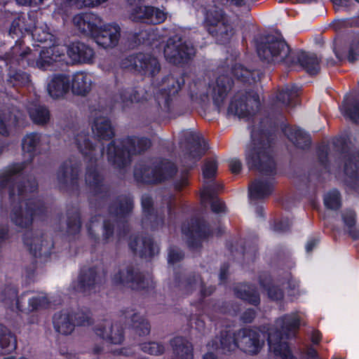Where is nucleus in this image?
Instances as JSON below:
<instances>
[{
	"mask_svg": "<svg viewBox=\"0 0 359 359\" xmlns=\"http://www.w3.org/2000/svg\"><path fill=\"white\" fill-rule=\"evenodd\" d=\"M65 52L73 62H91L93 57V50L84 43L79 42L72 43L68 47L60 44H53L49 47H43L39 55V58L36 62L32 59V53L29 48L20 54L21 57L20 62L22 66L25 65V62L27 65L36 66L43 70L52 69L53 67H57V63L63 61Z\"/></svg>",
	"mask_w": 359,
	"mask_h": 359,
	"instance_id": "nucleus-1",
	"label": "nucleus"
},
{
	"mask_svg": "<svg viewBox=\"0 0 359 359\" xmlns=\"http://www.w3.org/2000/svg\"><path fill=\"white\" fill-rule=\"evenodd\" d=\"M73 25L85 35L90 36L104 48L115 46L119 40L120 27L116 24L102 26V19L93 13H82L74 16Z\"/></svg>",
	"mask_w": 359,
	"mask_h": 359,
	"instance_id": "nucleus-2",
	"label": "nucleus"
},
{
	"mask_svg": "<svg viewBox=\"0 0 359 359\" xmlns=\"http://www.w3.org/2000/svg\"><path fill=\"white\" fill-rule=\"evenodd\" d=\"M270 135L265 130L253 129L251 142L245 150L246 163L250 169H257L271 175L275 168L274 161L269 154Z\"/></svg>",
	"mask_w": 359,
	"mask_h": 359,
	"instance_id": "nucleus-3",
	"label": "nucleus"
},
{
	"mask_svg": "<svg viewBox=\"0 0 359 359\" xmlns=\"http://www.w3.org/2000/svg\"><path fill=\"white\" fill-rule=\"evenodd\" d=\"M265 335L260 333L257 330L244 329L238 332L236 335L232 336L229 332L222 335L219 339L220 346L217 342L208 344V349H221L223 353L229 352L239 348L243 351L249 354H256L264 345Z\"/></svg>",
	"mask_w": 359,
	"mask_h": 359,
	"instance_id": "nucleus-4",
	"label": "nucleus"
},
{
	"mask_svg": "<svg viewBox=\"0 0 359 359\" xmlns=\"http://www.w3.org/2000/svg\"><path fill=\"white\" fill-rule=\"evenodd\" d=\"M277 325L280 327V332H270L268 334L269 349L276 356L282 359H295L291 354L286 343L281 341L283 335L286 338L294 336L300 325V318L298 313H292L284 316L277 321Z\"/></svg>",
	"mask_w": 359,
	"mask_h": 359,
	"instance_id": "nucleus-5",
	"label": "nucleus"
},
{
	"mask_svg": "<svg viewBox=\"0 0 359 359\" xmlns=\"http://www.w3.org/2000/svg\"><path fill=\"white\" fill-rule=\"evenodd\" d=\"M151 142L147 138H127L123 142H114L107 149V158L109 161L123 166L130 161L131 155L140 153L149 148Z\"/></svg>",
	"mask_w": 359,
	"mask_h": 359,
	"instance_id": "nucleus-6",
	"label": "nucleus"
},
{
	"mask_svg": "<svg viewBox=\"0 0 359 359\" xmlns=\"http://www.w3.org/2000/svg\"><path fill=\"white\" fill-rule=\"evenodd\" d=\"M130 5L128 18L135 22H142L150 24L163 22L165 18V13L152 6H143L144 0H128Z\"/></svg>",
	"mask_w": 359,
	"mask_h": 359,
	"instance_id": "nucleus-7",
	"label": "nucleus"
},
{
	"mask_svg": "<svg viewBox=\"0 0 359 359\" xmlns=\"http://www.w3.org/2000/svg\"><path fill=\"white\" fill-rule=\"evenodd\" d=\"M9 33L15 35L19 33H28L34 40L41 43L48 41L51 43L54 40V36L49 32L46 24L37 22L36 25L32 27L27 25L25 15H20L13 21Z\"/></svg>",
	"mask_w": 359,
	"mask_h": 359,
	"instance_id": "nucleus-8",
	"label": "nucleus"
},
{
	"mask_svg": "<svg viewBox=\"0 0 359 359\" xmlns=\"http://www.w3.org/2000/svg\"><path fill=\"white\" fill-rule=\"evenodd\" d=\"M289 47L280 36H269L266 41L257 47L259 57L268 62H281L288 55Z\"/></svg>",
	"mask_w": 359,
	"mask_h": 359,
	"instance_id": "nucleus-9",
	"label": "nucleus"
},
{
	"mask_svg": "<svg viewBox=\"0 0 359 359\" xmlns=\"http://www.w3.org/2000/svg\"><path fill=\"white\" fill-rule=\"evenodd\" d=\"M195 55L192 45L182 43L181 39L175 36L170 39L164 48L165 60L172 64L180 65L190 59Z\"/></svg>",
	"mask_w": 359,
	"mask_h": 359,
	"instance_id": "nucleus-10",
	"label": "nucleus"
},
{
	"mask_svg": "<svg viewBox=\"0 0 359 359\" xmlns=\"http://www.w3.org/2000/svg\"><path fill=\"white\" fill-rule=\"evenodd\" d=\"M205 25L208 32L212 36H221L218 39L220 43H224L228 39V25L224 20L223 11L216 6H210L206 11L205 17Z\"/></svg>",
	"mask_w": 359,
	"mask_h": 359,
	"instance_id": "nucleus-11",
	"label": "nucleus"
},
{
	"mask_svg": "<svg viewBox=\"0 0 359 359\" xmlns=\"http://www.w3.org/2000/svg\"><path fill=\"white\" fill-rule=\"evenodd\" d=\"M122 67L126 69H134L150 76H154L160 70V65L157 60L150 55L143 53L126 58L122 62Z\"/></svg>",
	"mask_w": 359,
	"mask_h": 359,
	"instance_id": "nucleus-12",
	"label": "nucleus"
},
{
	"mask_svg": "<svg viewBox=\"0 0 359 359\" xmlns=\"http://www.w3.org/2000/svg\"><path fill=\"white\" fill-rule=\"evenodd\" d=\"M259 106V98L255 93H248L239 100L237 99L236 95L231 102L228 112L240 118H244L253 113Z\"/></svg>",
	"mask_w": 359,
	"mask_h": 359,
	"instance_id": "nucleus-13",
	"label": "nucleus"
},
{
	"mask_svg": "<svg viewBox=\"0 0 359 359\" xmlns=\"http://www.w3.org/2000/svg\"><path fill=\"white\" fill-rule=\"evenodd\" d=\"M232 81L228 76H219L216 82L210 86V93L215 104L219 109L223 106L228 91L231 88Z\"/></svg>",
	"mask_w": 359,
	"mask_h": 359,
	"instance_id": "nucleus-14",
	"label": "nucleus"
},
{
	"mask_svg": "<svg viewBox=\"0 0 359 359\" xmlns=\"http://www.w3.org/2000/svg\"><path fill=\"white\" fill-rule=\"evenodd\" d=\"M91 86L92 78L90 74L80 72L73 75L72 89L74 93L84 95L90 90Z\"/></svg>",
	"mask_w": 359,
	"mask_h": 359,
	"instance_id": "nucleus-15",
	"label": "nucleus"
},
{
	"mask_svg": "<svg viewBox=\"0 0 359 359\" xmlns=\"http://www.w3.org/2000/svg\"><path fill=\"white\" fill-rule=\"evenodd\" d=\"M48 92L50 97L57 98L69 89V79L62 74L53 76L48 83Z\"/></svg>",
	"mask_w": 359,
	"mask_h": 359,
	"instance_id": "nucleus-16",
	"label": "nucleus"
},
{
	"mask_svg": "<svg viewBox=\"0 0 359 359\" xmlns=\"http://www.w3.org/2000/svg\"><path fill=\"white\" fill-rule=\"evenodd\" d=\"M176 172V168L173 164L170 163H163L162 166L156 170L154 173V176L150 178L144 177V175L140 176L137 172L135 171V177L146 183H156L161 182L165 180L168 177H170Z\"/></svg>",
	"mask_w": 359,
	"mask_h": 359,
	"instance_id": "nucleus-17",
	"label": "nucleus"
},
{
	"mask_svg": "<svg viewBox=\"0 0 359 359\" xmlns=\"http://www.w3.org/2000/svg\"><path fill=\"white\" fill-rule=\"evenodd\" d=\"M97 116V113L95 114ZM92 130L95 135L102 140H109L114 135L113 129L108 119L102 116H96L93 123Z\"/></svg>",
	"mask_w": 359,
	"mask_h": 359,
	"instance_id": "nucleus-18",
	"label": "nucleus"
},
{
	"mask_svg": "<svg viewBox=\"0 0 359 359\" xmlns=\"http://www.w3.org/2000/svg\"><path fill=\"white\" fill-rule=\"evenodd\" d=\"M340 111L344 116L359 123V99L346 97L340 106Z\"/></svg>",
	"mask_w": 359,
	"mask_h": 359,
	"instance_id": "nucleus-19",
	"label": "nucleus"
},
{
	"mask_svg": "<svg viewBox=\"0 0 359 359\" xmlns=\"http://www.w3.org/2000/svg\"><path fill=\"white\" fill-rule=\"evenodd\" d=\"M273 189V183L270 181H255L249 187L250 200L262 198L269 195Z\"/></svg>",
	"mask_w": 359,
	"mask_h": 359,
	"instance_id": "nucleus-20",
	"label": "nucleus"
},
{
	"mask_svg": "<svg viewBox=\"0 0 359 359\" xmlns=\"http://www.w3.org/2000/svg\"><path fill=\"white\" fill-rule=\"evenodd\" d=\"M232 75L237 79L250 83H255L261 79V73L258 70L252 72L244 69L241 65H236L232 70Z\"/></svg>",
	"mask_w": 359,
	"mask_h": 359,
	"instance_id": "nucleus-21",
	"label": "nucleus"
},
{
	"mask_svg": "<svg viewBox=\"0 0 359 359\" xmlns=\"http://www.w3.org/2000/svg\"><path fill=\"white\" fill-rule=\"evenodd\" d=\"M17 341L15 337L0 325V353H9L15 350Z\"/></svg>",
	"mask_w": 359,
	"mask_h": 359,
	"instance_id": "nucleus-22",
	"label": "nucleus"
},
{
	"mask_svg": "<svg viewBox=\"0 0 359 359\" xmlns=\"http://www.w3.org/2000/svg\"><path fill=\"white\" fill-rule=\"evenodd\" d=\"M70 317L69 314L61 313L56 314L53 318V324L56 331L62 334H70L73 330L74 325L70 321Z\"/></svg>",
	"mask_w": 359,
	"mask_h": 359,
	"instance_id": "nucleus-23",
	"label": "nucleus"
},
{
	"mask_svg": "<svg viewBox=\"0 0 359 359\" xmlns=\"http://www.w3.org/2000/svg\"><path fill=\"white\" fill-rule=\"evenodd\" d=\"M174 351L184 359H192L193 348L192 346L188 341H186L182 337H176L171 341Z\"/></svg>",
	"mask_w": 359,
	"mask_h": 359,
	"instance_id": "nucleus-24",
	"label": "nucleus"
},
{
	"mask_svg": "<svg viewBox=\"0 0 359 359\" xmlns=\"http://www.w3.org/2000/svg\"><path fill=\"white\" fill-rule=\"evenodd\" d=\"M288 138L297 147L304 148L310 144V137L304 130L299 128L285 130Z\"/></svg>",
	"mask_w": 359,
	"mask_h": 359,
	"instance_id": "nucleus-25",
	"label": "nucleus"
},
{
	"mask_svg": "<svg viewBox=\"0 0 359 359\" xmlns=\"http://www.w3.org/2000/svg\"><path fill=\"white\" fill-rule=\"evenodd\" d=\"M299 61L310 74H316L320 69L319 60L314 54L306 55L302 53L299 57Z\"/></svg>",
	"mask_w": 359,
	"mask_h": 359,
	"instance_id": "nucleus-26",
	"label": "nucleus"
},
{
	"mask_svg": "<svg viewBox=\"0 0 359 359\" xmlns=\"http://www.w3.org/2000/svg\"><path fill=\"white\" fill-rule=\"evenodd\" d=\"M138 242H140V240L137 239L130 243V247L133 250H137L136 245ZM141 243L143 245V248L141 250V254L142 257H151L156 253L158 252V247L154 243L151 238H146L144 241L141 240Z\"/></svg>",
	"mask_w": 359,
	"mask_h": 359,
	"instance_id": "nucleus-27",
	"label": "nucleus"
},
{
	"mask_svg": "<svg viewBox=\"0 0 359 359\" xmlns=\"http://www.w3.org/2000/svg\"><path fill=\"white\" fill-rule=\"evenodd\" d=\"M56 6L55 13L60 14L64 9L69 6L81 8L93 4L91 0H54Z\"/></svg>",
	"mask_w": 359,
	"mask_h": 359,
	"instance_id": "nucleus-28",
	"label": "nucleus"
},
{
	"mask_svg": "<svg viewBox=\"0 0 359 359\" xmlns=\"http://www.w3.org/2000/svg\"><path fill=\"white\" fill-rule=\"evenodd\" d=\"M36 208L27 206L25 212L21 211L20 212H15L13 219L17 225L22 227L27 226L31 223L32 217L36 214Z\"/></svg>",
	"mask_w": 359,
	"mask_h": 359,
	"instance_id": "nucleus-29",
	"label": "nucleus"
},
{
	"mask_svg": "<svg viewBox=\"0 0 359 359\" xmlns=\"http://www.w3.org/2000/svg\"><path fill=\"white\" fill-rule=\"evenodd\" d=\"M110 332L111 335L109 336L107 331L104 332L100 328L96 329V334L103 339L106 338L110 343L114 344H121L123 339L122 330L117 325H115L110 328Z\"/></svg>",
	"mask_w": 359,
	"mask_h": 359,
	"instance_id": "nucleus-30",
	"label": "nucleus"
},
{
	"mask_svg": "<svg viewBox=\"0 0 359 359\" xmlns=\"http://www.w3.org/2000/svg\"><path fill=\"white\" fill-rule=\"evenodd\" d=\"M29 112L32 120L36 123H45L49 119V112L43 107L34 105L29 108Z\"/></svg>",
	"mask_w": 359,
	"mask_h": 359,
	"instance_id": "nucleus-31",
	"label": "nucleus"
},
{
	"mask_svg": "<svg viewBox=\"0 0 359 359\" xmlns=\"http://www.w3.org/2000/svg\"><path fill=\"white\" fill-rule=\"evenodd\" d=\"M194 140H198L194 145L191 147V150L189 154V158L193 159L194 161H198L205 153L207 149L206 145L203 140V146L201 145V141L199 135H196L193 137Z\"/></svg>",
	"mask_w": 359,
	"mask_h": 359,
	"instance_id": "nucleus-32",
	"label": "nucleus"
},
{
	"mask_svg": "<svg viewBox=\"0 0 359 359\" xmlns=\"http://www.w3.org/2000/svg\"><path fill=\"white\" fill-rule=\"evenodd\" d=\"M344 170L348 175L359 177V154L351 157L346 161Z\"/></svg>",
	"mask_w": 359,
	"mask_h": 359,
	"instance_id": "nucleus-33",
	"label": "nucleus"
},
{
	"mask_svg": "<svg viewBox=\"0 0 359 359\" xmlns=\"http://www.w3.org/2000/svg\"><path fill=\"white\" fill-rule=\"evenodd\" d=\"M39 141V135L35 133L29 134L25 136L22 141V149L25 153L29 154L31 156L34 151Z\"/></svg>",
	"mask_w": 359,
	"mask_h": 359,
	"instance_id": "nucleus-34",
	"label": "nucleus"
},
{
	"mask_svg": "<svg viewBox=\"0 0 359 359\" xmlns=\"http://www.w3.org/2000/svg\"><path fill=\"white\" fill-rule=\"evenodd\" d=\"M297 91L294 87H286L278 93L277 100L284 105H288L297 97Z\"/></svg>",
	"mask_w": 359,
	"mask_h": 359,
	"instance_id": "nucleus-35",
	"label": "nucleus"
},
{
	"mask_svg": "<svg viewBox=\"0 0 359 359\" xmlns=\"http://www.w3.org/2000/svg\"><path fill=\"white\" fill-rule=\"evenodd\" d=\"M324 203L330 209H337L340 206L339 192L333 190L327 194L324 198Z\"/></svg>",
	"mask_w": 359,
	"mask_h": 359,
	"instance_id": "nucleus-36",
	"label": "nucleus"
},
{
	"mask_svg": "<svg viewBox=\"0 0 359 359\" xmlns=\"http://www.w3.org/2000/svg\"><path fill=\"white\" fill-rule=\"evenodd\" d=\"M34 244H30L29 250L30 252L36 257L41 256L43 254H46V250L50 245V244L48 243L47 241H45L46 244H44L43 241H41L39 243V238H34Z\"/></svg>",
	"mask_w": 359,
	"mask_h": 359,
	"instance_id": "nucleus-37",
	"label": "nucleus"
},
{
	"mask_svg": "<svg viewBox=\"0 0 359 359\" xmlns=\"http://www.w3.org/2000/svg\"><path fill=\"white\" fill-rule=\"evenodd\" d=\"M237 295L241 299L248 301L252 304L256 305L259 302V297L257 292L250 288L248 290L245 289L243 291H238Z\"/></svg>",
	"mask_w": 359,
	"mask_h": 359,
	"instance_id": "nucleus-38",
	"label": "nucleus"
},
{
	"mask_svg": "<svg viewBox=\"0 0 359 359\" xmlns=\"http://www.w3.org/2000/svg\"><path fill=\"white\" fill-rule=\"evenodd\" d=\"M217 164L215 160L207 161L203 168V175L205 179L213 178L217 172Z\"/></svg>",
	"mask_w": 359,
	"mask_h": 359,
	"instance_id": "nucleus-39",
	"label": "nucleus"
},
{
	"mask_svg": "<svg viewBox=\"0 0 359 359\" xmlns=\"http://www.w3.org/2000/svg\"><path fill=\"white\" fill-rule=\"evenodd\" d=\"M142 349L151 355H159L164 351L163 346L156 342L144 344L142 345Z\"/></svg>",
	"mask_w": 359,
	"mask_h": 359,
	"instance_id": "nucleus-40",
	"label": "nucleus"
},
{
	"mask_svg": "<svg viewBox=\"0 0 359 359\" xmlns=\"http://www.w3.org/2000/svg\"><path fill=\"white\" fill-rule=\"evenodd\" d=\"M11 82L14 85H25L29 83L28 74L22 72H18L10 75Z\"/></svg>",
	"mask_w": 359,
	"mask_h": 359,
	"instance_id": "nucleus-41",
	"label": "nucleus"
},
{
	"mask_svg": "<svg viewBox=\"0 0 359 359\" xmlns=\"http://www.w3.org/2000/svg\"><path fill=\"white\" fill-rule=\"evenodd\" d=\"M139 316L136 314L133 317V320L134 321V327L137 330H140V334H147L149 332V325L147 321L143 319L140 320Z\"/></svg>",
	"mask_w": 359,
	"mask_h": 359,
	"instance_id": "nucleus-42",
	"label": "nucleus"
},
{
	"mask_svg": "<svg viewBox=\"0 0 359 359\" xmlns=\"http://www.w3.org/2000/svg\"><path fill=\"white\" fill-rule=\"evenodd\" d=\"M47 305V298L43 294L39 295V297H34L29 300V306L32 310L46 307Z\"/></svg>",
	"mask_w": 359,
	"mask_h": 359,
	"instance_id": "nucleus-43",
	"label": "nucleus"
},
{
	"mask_svg": "<svg viewBox=\"0 0 359 359\" xmlns=\"http://www.w3.org/2000/svg\"><path fill=\"white\" fill-rule=\"evenodd\" d=\"M82 138L83 137L81 136L76 140L79 149L85 156L91 155L94 149L92 144L86 137H83V142L81 144V140Z\"/></svg>",
	"mask_w": 359,
	"mask_h": 359,
	"instance_id": "nucleus-44",
	"label": "nucleus"
},
{
	"mask_svg": "<svg viewBox=\"0 0 359 359\" xmlns=\"http://www.w3.org/2000/svg\"><path fill=\"white\" fill-rule=\"evenodd\" d=\"M347 58L351 62H353L359 58V41L351 44Z\"/></svg>",
	"mask_w": 359,
	"mask_h": 359,
	"instance_id": "nucleus-45",
	"label": "nucleus"
},
{
	"mask_svg": "<svg viewBox=\"0 0 359 359\" xmlns=\"http://www.w3.org/2000/svg\"><path fill=\"white\" fill-rule=\"evenodd\" d=\"M167 81H168V83L172 84V88H169L168 89H165V88H163L161 89V92L162 94H163V95L165 94V97H169L172 94H174V93L177 92L178 89L180 88V85L177 84V87H175L173 85L174 79L172 77L168 78Z\"/></svg>",
	"mask_w": 359,
	"mask_h": 359,
	"instance_id": "nucleus-46",
	"label": "nucleus"
},
{
	"mask_svg": "<svg viewBox=\"0 0 359 359\" xmlns=\"http://www.w3.org/2000/svg\"><path fill=\"white\" fill-rule=\"evenodd\" d=\"M344 223L348 227H351L355 224V213L352 210H348L343 215Z\"/></svg>",
	"mask_w": 359,
	"mask_h": 359,
	"instance_id": "nucleus-47",
	"label": "nucleus"
},
{
	"mask_svg": "<svg viewBox=\"0 0 359 359\" xmlns=\"http://www.w3.org/2000/svg\"><path fill=\"white\" fill-rule=\"evenodd\" d=\"M183 255L181 252L175 250H170L168 253V262L174 264L182 259Z\"/></svg>",
	"mask_w": 359,
	"mask_h": 359,
	"instance_id": "nucleus-48",
	"label": "nucleus"
},
{
	"mask_svg": "<svg viewBox=\"0 0 359 359\" xmlns=\"http://www.w3.org/2000/svg\"><path fill=\"white\" fill-rule=\"evenodd\" d=\"M268 294L269 298L273 300H278L283 297V292L276 287H270L268 290Z\"/></svg>",
	"mask_w": 359,
	"mask_h": 359,
	"instance_id": "nucleus-49",
	"label": "nucleus"
},
{
	"mask_svg": "<svg viewBox=\"0 0 359 359\" xmlns=\"http://www.w3.org/2000/svg\"><path fill=\"white\" fill-rule=\"evenodd\" d=\"M79 282L81 287L83 288V290H86V288H90L95 285V276H91L90 277L88 278V280L81 277Z\"/></svg>",
	"mask_w": 359,
	"mask_h": 359,
	"instance_id": "nucleus-50",
	"label": "nucleus"
},
{
	"mask_svg": "<svg viewBox=\"0 0 359 359\" xmlns=\"http://www.w3.org/2000/svg\"><path fill=\"white\" fill-rule=\"evenodd\" d=\"M229 168L232 172L238 173L241 169V163L238 159H231L229 161Z\"/></svg>",
	"mask_w": 359,
	"mask_h": 359,
	"instance_id": "nucleus-51",
	"label": "nucleus"
},
{
	"mask_svg": "<svg viewBox=\"0 0 359 359\" xmlns=\"http://www.w3.org/2000/svg\"><path fill=\"white\" fill-rule=\"evenodd\" d=\"M8 121L4 117V114L0 112V133L6 135L8 133Z\"/></svg>",
	"mask_w": 359,
	"mask_h": 359,
	"instance_id": "nucleus-52",
	"label": "nucleus"
},
{
	"mask_svg": "<svg viewBox=\"0 0 359 359\" xmlns=\"http://www.w3.org/2000/svg\"><path fill=\"white\" fill-rule=\"evenodd\" d=\"M211 208L215 212H221L224 211L225 206L222 201L217 199L212 203Z\"/></svg>",
	"mask_w": 359,
	"mask_h": 359,
	"instance_id": "nucleus-53",
	"label": "nucleus"
},
{
	"mask_svg": "<svg viewBox=\"0 0 359 359\" xmlns=\"http://www.w3.org/2000/svg\"><path fill=\"white\" fill-rule=\"evenodd\" d=\"M198 226L197 225L192 224L191 227L187 229L185 226L182 227V233L185 235H191V236H196L198 235Z\"/></svg>",
	"mask_w": 359,
	"mask_h": 359,
	"instance_id": "nucleus-54",
	"label": "nucleus"
},
{
	"mask_svg": "<svg viewBox=\"0 0 359 359\" xmlns=\"http://www.w3.org/2000/svg\"><path fill=\"white\" fill-rule=\"evenodd\" d=\"M212 189L209 187H204L201 191V197L203 201H207L212 198Z\"/></svg>",
	"mask_w": 359,
	"mask_h": 359,
	"instance_id": "nucleus-55",
	"label": "nucleus"
},
{
	"mask_svg": "<svg viewBox=\"0 0 359 359\" xmlns=\"http://www.w3.org/2000/svg\"><path fill=\"white\" fill-rule=\"evenodd\" d=\"M152 205V201L149 196H144L142 198V205L144 212H149Z\"/></svg>",
	"mask_w": 359,
	"mask_h": 359,
	"instance_id": "nucleus-56",
	"label": "nucleus"
},
{
	"mask_svg": "<svg viewBox=\"0 0 359 359\" xmlns=\"http://www.w3.org/2000/svg\"><path fill=\"white\" fill-rule=\"evenodd\" d=\"M121 102L126 104H128V102H138L140 100L136 97V95H130L128 97V93L126 92L123 95H121Z\"/></svg>",
	"mask_w": 359,
	"mask_h": 359,
	"instance_id": "nucleus-57",
	"label": "nucleus"
},
{
	"mask_svg": "<svg viewBox=\"0 0 359 359\" xmlns=\"http://www.w3.org/2000/svg\"><path fill=\"white\" fill-rule=\"evenodd\" d=\"M76 325L81 326H86L89 324L90 318L85 313L78 314Z\"/></svg>",
	"mask_w": 359,
	"mask_h": 359,
	"instance_id": "nucleus-58",
	"label": "nucleus"
},
{
	"mask_svg": "<svg viewBox=\"0 0 359 359\" xmlns=\"http://www.w3.org/2000/svg\"><path fill=\"white\" fill-rule=\"evenodd\" d=\"M16 2L22 6H37L42 4L45 0H15Z\"/></svg>",
	"mask_w": 359,
	"mask_h": 359,
	"instance_id": "nucleus-59",
	"label": "nucleus"
},
{
	"mask_svg": "<svg viewBox=\"0 0 359 359\" xmlns=\"http://www.w3.org/2000/svg\"><path fill=\"white\" fill-rule=\"evenodd\" d=\"M36 188V186L34 184L32 186H31L30 187L28 188L27 186H23V187H20L18 186V196H22L24 195L25 193L27 192L28 191H32L35 189Z\"/></svg>",
	"mask_w": 359,
	"mask_h": 359,
	"instance_id": "nucleus-60",
	"label": "nucleus"
},
{
	"mask_svg": "<svg viewBox=\"0 0 359 359\" xmlns=\"http://www.w3.org/2000/svg\"><path fill=\"white\" fill-rule=\"evenodd\" d=\"M255 317V312L252 310H248L243 316L245 322H250Z\"/></svg>",
	"mask_w": 359,
	"mask_h": 359,
	"instance_id": "nucleus-61",
	"label": "nucleus"
},
{
	"mask_svg": "<svg viewBox=\"0 0 359 359\" xmlns=\"http://www.w3.org/2000/svg\"><path fill=\"white\" fill-rule=\"evenodd\" d=\"M321 338L320 334L318 331H313L311 335V340L313 343L317 344Z\"/></svg>",
	"mask_w": 359,
	"mask_h": 359,
	"instance_id": "nucleus-62",
	"label": "nucleus"
},
{
	"mask_svg": "<svg viewBox=\"0 0 359 359\" xmlns=\"http://www.w3.org/2000/svg\"><path fill=\"white\" fill-rule=\"evenodd\" d=\"M317 241L316 240H311L308 241L306 245V250L307 252H310L312 250V249L314 248V246L316 245Z\"/></svg>",
	"mask_w": 359,
	"mask_h": 359,
	"instance_id": "nucleus-63",
	"label": "nucleus"
},
{
	"mask_svg": "<svg viewBox=\"0 0 359 359\" xmlns=\"http://www.w3.org/2000/svg\"><path fill=\"white\" fill-rule=\"evenodd\" d=\"M203 359H216V357L213 353L208 352L204 355Z\"/></svg>",
	"mask_w": 359,
	"mask_h": 359,
	"instance_id": "nucleus-64",
	"label": "nucleus"
}]
</instances>
